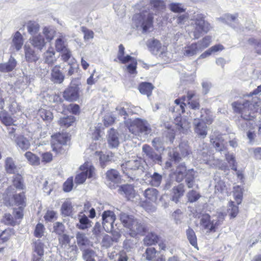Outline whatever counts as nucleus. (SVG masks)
Listing matches in <instances>:
<instances>
[{"instance_id":"nucleus-1","label":"nucleus","mask_w":261,"mask_h":261,"mask_svg":"<svg viewBox=\"0 0 261 261\" xmlns=\"http://www.w3.org/2000/svg\"><path fill=\"white\" fill-rule=\"evenodd\" d=\"M11 186H9L3 195V200L6 206H16L13 209L12 215L10 213L4 214L3 220L5 224L14 226L19 225L24 215V210L27 206L26 192H14L11 194Z\"/></svg>"},{"instance_id":"nucleus-2","label":"nucleus","mask_w":261,"mask_h":261,"mask_svg":"<svg viewBox=\"0 0 261 261\" xmlns=\"http://www.w3.org/2000/svg\"><path fill=\"white\" fill-rule=\"evenodd\" d=\"M120 220L132 237H136L139 235L144 236L148 231L147 225L135 219L133 216L121 213L120 215Z\"/></svg>"},{"instance_id":"nucleus-3","label":"nucleus","mask_w":261,"mask_h":261,"mask_svg":"<svg viewBox=\"0 0 261 261\" xmlns=\"http://www.w3.org/2000/svg\"><path fill=\"white\" fill-rule=\"evenodd\" d=\"M234 112L241 115V117L246 120H252L254 118L253 115L258 111L257 102L252 103L248 100L243 102L234 101L232 103Z\"/></svg>"},{"instance_id":"nucleus-4","label":"nucleus","mask_w":261,"mask_h":261,"mask_svg":"<svg viewBox=\"0 0 261 261\" xmlns=\"http://www.w3.org/2000/svg\"><path fill=\"white\" fill-rule=\"evenodd\" d=\"M125 126L132 134L138 136L140 134H149L151 129L148 122L140 118L134 120L129 119L124 122Z\"/></svg>"},{"instance_id":"nucleus-5","label":"nucleus","mask_w":261,"mask_h":261,"mask_svg":"<svg viewBox=\"0 0 261 261\" xmlns=\"http://www.w3.org/2000/svg\"><path fill=\"white\" fill-rule=\"evenodd\" d=\"M175 180L180 182L186 178V182L189 188L193 187L195 180V173L193 169L187 170L185 165H179L174 172Z\"/></svg>"},{"instance_id":"nucleus-6","label":"nucleus","mask_w":261,"mask_h":261,"mask_svg":"<svg viewBox=\"0 0 261 261\" xmlns=\"http://www.w3.org/2000/svg\"><path fill=\"white\" fill-rule=\"evenodd\" d=\"M81 83L79 80L73 79L62 93L64 99L68 102L77 101L81 97Z\"/></svg>"},{"instance_id":"nucleus-7","label":"nucleus","mask_w":261,"mask_h":261,"mask_svg":"<svg viewBox=\"0 0 261 261\" xmlns=\"http://www.w3.org/2000/svg\"><path fill=\"white\" fill-rule=\"evenodd\" d=\"M159 195V191L153 188H148L145 190L144 196L145 200L142 203V206L148 213H152L155 211L156 203Z\"/></svg>"},{"instance_id":"nucleus-8","label":"nucleus","mask_w":261,"mask_h":261,"mask_svg":"<svg viewBox=\"0 0 261 261\" xmlns=\"http://www.w3.org/2000/svg\"><path fill=\"white\" fill-rule=\"evenodd\" d=\"M122 172L128 177L133 179L135 178L134 172L143 168V161L141 158L135 160H131L121 165Z\"/></svg>"},{"instance_id":"nucleus-9","label":"nucleus","mask_w":261,"mask_h":261,"mask_svg":"<svg viewBox=\"0 0 261 261\" xmlns=\"http://www.w3.org/2000/svg\"><path fill=\"white\" fill-rule=\"evenodd\" d=\"M135 20H138L141 24L144 32L148 31L153 25V14L148 11L145 10L138 14L134 15L133 18Z\"/></svg>"},{"instance_id":"nucleus-10","label":"nucleus","mask_w":261,"mask_h":261,"mask_svg":"<svg viewBox=\"0 0 261 261\" xmlns=\"http://www.w3.org/2000/svg\"><path fill=\"white\" fill-rule=\"evenodd\" d=\"M194 217L200 218V216H197V215H194ZM200 225L203 229L206 230L207 232H215L220 225V222L219 221L211 220L210 215L203 213L201 215Z\"/></svg>"},{"instance_id":"nucleus-11","label":"nucleus","mask_w":261,"mask_h":261,"mask_svg":"<svg viewBox=\"0 0 261 261\" xmlns=\"http://www.w3.org/2000/svg\"><path fill=\"white\" fill-rule=\"evenodd\" d=\"M143 152L148 159L154 163L160 164L162 162V156L156 153L148 144H144L142 147Z\"/></svg>"},{"instance_id":"nucleus-12","label":"nucleus","mask_w":261,"mask_h":261,"mask_svg":"<svg viewBox=\"0 0 261 261\" xmlns=\"http://www.w3.org/2000/svg\"><path fill=\"white\" fill-rule=\"evenodd\" d=\"M203 14L198 15L195 19L196 30L200 33H207L211 28L210 24L205 21Z\"/></svg>"},{"instance_id":"nucleus-13","label":"nucleus","mask_w":261,"mask_h":261,"mask_svg":"<svg viewBox=\"0 0 261 261\" xmlns=\"http://www.w3.org/2000/svg\"><path fill=\"white\" fill-rule=\"evenodd\" d=\"M196 95L194 90H188L186 95V100L189 107L193 110H198L200 107L199 98H194Z\"/></svg>"},{"instance_id":"nucleus-14","label":"nucleus","mask_w":261,"mask_h":261,"mask_svg":"<svg viewBox=\"0 0 261 261\" xmlns=\"http://www.w3.org/2000/svg\"><path fill=\"white\" fill-rule=\"evenodd\" d=\"M154 88V86L152 83L147 82H142L138 86V89L140 93L146 95L148 97L152 95Z\"/></svg>"},{"instance_id":"nucleus-15","label":"nucleus","mask_w":261,"mask_h":261,"mask_svg":"<svg viewBox=\"0 0 261 261\" xmlns=\"http://www.w3.org/2000/svg\"><path fill=\"white\" fill-rule=\"evenodd\" d=\"M174 123L176 129L179 133H184L190 127V123L180 116H177L174 119Z\"/></svg>"},{"instance_id":"nucleus-16","label":"nucleus","mask_w":261,"mask_h":261,"mask_svg":"<svg viewBox=\"0 0 261 261\" xmlns=\"http://www.w3.org/2000/svg\"><path fill=\"white\" fill-rule=\"evenodd\" d=\"M60 69V65H56L51 70V77L52 81L58 84L62 83L65 79V76Z\"/></svg>"},{"instance_id":"nucleus-17","label":"nucleus","mask_w":261,"mask_h":261,"mask_svg":"<svg viewBox=\"0 0 261 261\" xmlns=\"http://www.w3.org/2000/svg\"><path fill=\"white\" fill-rule=\"evenodd\" d=\"M108 143L111 148L117 147L119 144L118 133L116 130L112 128L108 133Z\"/></svg>"},{"instance_id":"nucleus-18","label":"nucleus","mask_w":261,"mask_h":261,"mask_svg":"<svg viewBox=\"0 0 261 261\" xmlns=\"http://www.w3.org/2000/svg\"><path fill=\"white\" fill-rule=\"evenodd\" d=\"M185 192V186L183 184H180L174 187L172 190V200L177 203L179 199L183 196Z\"/></svg>"},{"instance_id":"nucleus-19","label":"nucleus","mask_w":261,"mask_h":261,"mask_svg":"<svg viewBox=\"0 0 261 261\" xmlns=\"http://www.w3.org/2000/svg\"><path fill=\"white\" fill-rule=\"evenodd\" d=\"M31 44L35 48L41 50L45 45L44 38L40 34L33 35L30 39Z\"/></svg>"},{"instance_id":"nucleus-20","label":"nucleus","mask_w":261,"mask_h":261,"mask_svg":"<svg viewBox=\"0 0 261 261\" xmlns=\"http://www.w3.org/2000/svg\"><path fill=\"white\" fill-rule=\"evenodd\" d=\"M17 62L15 59L11 57L8 61L5 63H0V72H9L12 71L16 66Z\"/></svg>"},{"instance_id":"nucleus-21","label":"nucleus","mask_w":261,"mask_h":261,"mask_svg":"<svg viewBox=\"0 0 261 261\" xmlns=\"http://www.w3.org/2000/svg\"><path fill=\"white\" fill-rule=\"evenodd\" d=\"M160 237L154 232L148 233L143 239L144 244L145 246H150L156 245L159 242Z\"/></svg>"},{"instance_id":"nucleus-22","label":"nucleus","mask_w":261,"mask_h":261,"mask_svg":"<svg viewBox=\"0 0 261 261\" xmlns=\"http://www.w3.org/2000/svg\"><path fill=\"white\" fill-rule=\"evenodd\" d=\"M75 121L76 118L74 116L69 115L61 117L58 121V124L62 127L68 128L73 125Z\"/></svg>"},{"instance_id":"nucleus-23","label":"nucleus","mask_w":261,"mask_h":261,"mask_svg":"<svg viewBox=\"0 0 261 261\" xmlns=\"http://www.w3.org/2000/svg\"><path fill=\"white\" fill-rule=\"evenodd\" d=\"M81 172L86 175L87 178H90L94 176L95 173V168L88 162H85L80 167Z\"/></svg>"},{"instance_id":"nucleus-24","label":"nucleus","mask_w":261,"mask_h":261,"mask_svg":"<svg viewBox=\"0 0 261 261\" xmlns=\"http://www.w3.org/2000/svg\"><path fill=\"white\" fill-rule=\"evenodd\" d=\"M0 121L3 125L6 126L14 125V120L6 110L0 111Z\"/></svg>"},{"instance_id":"nucleus-25","label":"nucleus","mask_w":261,"mask_h":261,"mask_svg":"<svg viewBox=\"0 0 261 261\" xmlns=\"http://www.w3.org/2000/svg\"><path fill=\"white\" fill-rule=\"evenodd\" d=\"M13 186L17 190L24 191L25 189L23 178L20 174L15 175L12 180Z\"/></svg>"},{"instance_id":"nucleus-26","label":"nucleus","mask_w":261,"mask_h":261,"mask_svg":"<svg viewBox=\"0 0 261 261\" xmlns=\"http://www.w3.org/2000/svg\"><path fill=\"white\" fill-rule=\"evenodd\" d=\"M15 142L17 145L22 150H28L31 146L29 140L23 135H18L15 139Z\"/></svg>"},{"instance_id":"nucleus-27","label":"nucleus","mask_w":261,"mask_h":261,"mask_svg":"<svg viewBox=\"0 0 261 261\" xmlns=\"http://www.w3.org/2000/svg\"><path fill=\"white\" fill-rule=\"evenodd\" d=\"M186 236L190 244L195 249L198 250L199 248L197 243V238L195 231L192 228L189 227L186 230Z\"/></svg>"},{"instance_id":"nucleus-28","label":"nucleus","mask_w":261,"mask_h":261,"mask_svg":"<svg viewBox=\"0 0 261 261\" xmlns=\"http://www.w3.org/2000/svg\"><path fill=\"white\" fill-rule=\"evenodd\" d=\"M102 224L105 225L106 223H109L112 226L113 223L116 220V215L113 211H104L102 215Z\"/></svg>"},{"instance_id":"nucleus-29","label":"nucleus","mask_w":261,"mask_h":261,"mask_svg":"<svg viewBox=\"0 0 261 261\" xmlns=\"http://www.w3.org/2000/svg\"><path fill=\"white\" fill-rule=\"evenodd\" d=\"M210 109L202 108L200 110V119L204 123L211 124L213 122V118Z\"/></svg>"},{"instance_id":"nucleus-30","label":"nucleus","mask_w":261,"mask_h":261,"mask_svg":"<svg viewBox=\"0 0 261 261\" xmlns=\"http://www.w3.org/2000/svg\"><path fill=\"white\" fill-rule=\"evenodd\" d=\"M15 233L13 228H7L0 234V244L8 242Z\"/></svg>"},{"instance_id":"nucleus-31","label":"nucleus","mask_w":261,"mask_h":261,"mask_svg":"<svg viewBox=\"0 0 261 261\" xmlns=\"http://www.w3.org/2000/svg\"><path fill=\"white\" fill-rule=\"evenodd\" d=\"M125 48L124 46L121 44L118 46V52L117 54V59L121 64H125L129 62L132 59V57L129 55L124 56Z\"/></svg>"},{"instance_id":"nucleus-32","label":"nucleus","mask_w":261,"mask_h":261,"mask_svg":"<svg viewBox=\"0 0 261 261\" xmlns=\"http://www.w3.org/2000/svg\"><path fill=\"white\" fill-rule=\"evenodd\" d=\"M199 48L197 43H193L186 46L184 49V55L187 57H191L196 55Z\"/></svg>"},{"instance_id":"nucleus-33","label":"nucleus","mask_w":261,"mask_h":261,"mask_svg":"<svg viewBox=\"0 0 261 261\" xmlns=\"http://www.w3.org/2000/svg\"><path fill=\"white\" fill-rule=\"evenodd\" d=\"M76 226L79 229L85 230L91 226V221L85 215H83L79 218V223L76 224Z\"/></svg>"},{"instance_id":"nucleus-34","label":"nucleus","mask_w":261,"mask_h":261,"mask_svg":"<svg viewBox=\"0 0 261 261\" xmlns=\"http://www.w3.org/2000/svg\"><path fill=\"white\" fill-rule=\"evenodd\" d=\"M243 188L240 186H236L233 188V196L238 205L242 203L243 197Z\"/></svg>"},{"instance_id":"nucleus-35","label":"nucleus","mask_w":261,"mask_h":261,"mask_svg":"<svg viewBox=\"0 0 261 261\" xmlns=\"http://www.w3.org/2000/svg\"><path fill=\"white\" fill-rule=\"evenodd\" d=\"M25 57L26 60L29 62H36L38 60V58L33 49L30 46H25Z\"/></svg>"},{"instance_id":"nucleus-36","label":"nucleus","mask_w":261,"mask_h":261,"mask_svg":"<svg viewBox=\"0 0 261 261\" xmlns=\"http://www.w3.org/2000/svg\"><path fill=\"white\" fill-rule=\"evenodd\" d=\"M28 163L33 166H37L40 164V158L35 154L31 151H27L24 154Z\"/></svg>"},{"instance_id":"nucleus-37","label":"nucleus","mask_w":261,"mask_h":261,"mask_svg":"<svg viewBox=\"0 0 261 261\" xmlns=\"http://www.w3.org/2000/svg\"><path fill=\"white\" fill-rule=\"evenodd\" d=\"M5 168L8 174H15L17 171V167L11 158H7L6 159Z\"/></svg>"},{"instance_id":"nucleus-38","label":"nucleus","mask_w":261,"mask_h":261,"mask_svg":"<svg viewBox=\"0 0 261 261\" xmlns=\"http://www.w3.org/2000/svg\"><path fill=\"white\" fill-rule=\"evenodd\" d=\"M12 42L17 50H19L22 47L23 44V39L19 32L17 31L15 33L12 39Z\"/></svg>"},{"instance_id":"nucleus-39","label":"nucleus","mask_w":261,"mask_h":261,"mask_svg":"<svg viewBox=\"0 0 261 261\" xmlns=\"http://www.w3.org/2000/svg\"><path fill=\"white\" fill-rule=\"evenodd\" d=\"M239 205H236L234 202L230 200L228 202V208L227 212L230 219L236 218L239 213Z\"/></svg>"},{"instance_id":"nucleus-40","label":"nucleus","mask_w":261,"mask_h":261,"mask_svg":"<svg viewBox=\"0 0 261 261\" xmlns=\"http://www.w3.org/2000/svg\"><path fill=\"white\" fill-rule=\"evenodd\" d=\"M158 254V251L154 247H148L146 248L144 256L146 260L148 261H154Z\"/></svg>"},{"instance_id":"nucleus-41","label":"nucleus","mask_w":261,"mask_h":261,"mask_svg":"<svg viewBox=\"0 0 261 261\" xmlns=\"http://www.w3.org/2000/svg\"><path fill=\"white\" fill-rule=\"evenodd\" d=\"M227 192V188L225 182L223 180H219L215 186V194L218 195Z\"/></svg>"},{"instance_id":"nucleus-42","label":"nucleus","mask_w":261,"mask_h":261,"mask_svg":"<svg viewBox=\"0 0 261 261\" xmlns=\"http://www.w3.org/2000/svg\"><path fill=\"white\" fill-rule=\"evenodd\" d=\"M39 115L44 121L51 122L54 118L53 113L49 110L44 109L39 110Z\"/></svg>"},{"instance_id":"nucleus-43","label":"nucleus","mask_w":261,"mask_h":261,"mask_svg":"<svg viewBox=\"0 0 261 261\" xmlns=\"http://www.w3.org/2000/svg\"><path fill=\"white\" fill-rule=\"evenodd\" d=\"M107 179L113 182H116L120 178V175L118 171L114 169L108 170L106 173Z\"/></svg>"},{"instance_id":"nucleus-44","label":"nucleus","mask_w":261,"mask_h":261,"mask_svg":"<svg viewBox=\"0 0 261 261\" xmlns=\"http://www.w3.org/2000/svg\"><path fill=\"white\" fill-rule=\"evenodd\" d=\"M61 213L64 216H69L72 215L73 207L72 204L69 201H65L62 205Z\"/></svg>"},{"instance_id":"nucleus-45","label":"nucleus","mask_w":261,"mask_h":261,"mask_svg":"<svg viewBox=\"0 0 261 261\" xmlns=\"http://www.w3.org/2000/svg\"><path fill=\"white\" fill-rule=\"evenodd\" d=\"M53 141L61 143L62 144H66L68 140V134L63 133H57L51 136Z\"/></svg>"},{"instance_id":"nucleus-46","label":"nucleus","mask_w":261,"mask_h":261,"mask_svg":"<svg viewBox=\"0 0 261 261\" xmlns=\"http://www.w3.org/2000/svg\"><path fill=\"white\" fill-rule=\"evenodd\" d=\"M77 245L79 246H85L89 244V240L83 232H78L76 234Z\"/></svg>"},{"instance_id":"nucleus-47","label":"nucleus","mask_w":261,"mask_h":261,"mask_svg":"<svg viewBox=\"0 0 261 261\" xmlns=\"http://www.w3.org/2000/svg\"><path fill=\"white\" fill-rule=\"evenodd\" d=\"M119 192L123 194L126 197H129L134 192V188L132 185L126 184L123 185L119 187Z\"/></svg>"},{"instance_id":"nucleus-48","label":"nucleus","mask_w":261,"mask_h":261,"mask_svg":"<svg viewBox=\"0 0 261 261\" xmlns=\"http://www.w3.org/2000/svg\"><path fill=\"white\" fill-rule=\"evenodd\" d=\"M27 25L28 31L31 35L35 34L39 31L40 25L35 21H28Z\"/></svg>"},{"instance_id":"nucleus-49","label":"nucleus","mask_w":261,"mask_h":261,"mask_svg":"<svg viewBox=\"0 0 261 261\" xmlns=\"http://www.w3.org/2000/svg\"><path fill=\"white\" fill-rule=\"evenodd\" d=\"M147 46L152 51H159L162 48V44L160 41L155 39H152L148 41Z\"/></svg>"},{"instance_id":"nucleus-50","label":"nucleus","mask_w":261,"mask_h":261,"mask_svg":"<svg viewBox=\"0 0 261 261\" xmlns=\"http://www.w3.org/2000/svg\"><path fill=\"white\" fill-rule=\"evenodd\" d=\"M66 111L72 114L76 115L80 113L81 109L79 105L76 103H70L66 106L64 108V111Z\"/></svg>"},{"instance_id":"nucleus-51","label":"nucleus","mask_w":261,"mask_h":261,"mask_svg":"<svg viewBox=\"0 0 261 261\" xmlns=\"http://www.w3.org/2000/svg\"><path fill=\"white\" fill-rule=\"evenodd\" d=\"M95 153L99 156L100 167L103 169L105 168L107 163L111 161L110 156L102 153V151H96Z\"/></svg>"},{"instance_id":"nucleus-52","label":"nucleus","mask_w":261,"mask_h":261,"mask_svg":"<svg viewBox=\"0 0 261 261\" xmlns=\"http://www.w3.org/2000/svg\"><path fill=\"white\" fill-rule=\"evenodd\" d=\"M130 63L126 66V69L128 73L130 74H137V60L132 57V59L129 60Z\"/></svg>"},{"instance_id":"nucleus-53","label":"nucleus","mask_w":261,"mask_h":261,"mask_svg":"<svg viewBox=\"0 0 261 261\" xmlns=\"http://www.w3.org/2000/svg\"><path fill=\"white\" fill-rule=\"evenodd\" d=\"M162 176L156 172H154L153 175L150 176L149 184L153 187H159L161 184Z\"/></svg>"},{"instance_id":"nucleus-54","label":"nucleus","mask_w":261,"mask_h":261,"mask_svg":"<svg viewBox=\"0 0 261 261\" xmlns=\"http://www.w3.org/2000/svg\"><path fill=\"white\" fill-rule=\"evenodd\" d=\"M207 126L205 124L199 122L195 126V132L200 136L205 137L207 135Z\"/></svg>"},{"instance_id":"nucleus-55","label":"nucleus","mask_w":261,"mask_h":261,"mask_svg":"<svg viewBox=\"0 0 261 261\" xmlns=\"http://www.w3.org/2000/svg\"><path fill=\"white\" fill-rule=\"evenodd\" d=\"M55 53L53 48L48 49L45 53V62L48 64H53L56 61L55 59Z\"/></svg>"},{"instance_id":"nucleus-56","label":"nucleus","mask_w":261,"mask_h":261,"mask_svg":"<svg viewBox=\"0 0 261 261\" xmlns=\"http://www.w3.org/2000/svg\"><path fill=\"white\" fill-rule=\"evenodd\" d=\"M149 4L156 10H163L166 8V5L163 0H149Z\"/></svg>"},{"instance_id":"nucleus-57","label":"nucleus","mask_w":261,"mask_h":261,"mask_svg":"<svg viewBox=\"0 0 261 261\" xmlns=\"http://www.w3.org/2000/svg\"><path fill=\"white\" fill-rule=\"evenodd\" d=\"M187 196L188 201L190 203H193L197 201L201 197V195L196 191L192 190L188 192Z\"/></svg>"},{"instance_id":"nucleus-58","label":"nucleus","mask_w":261,"mask_h":261,"mask_svg":"<svg viewBox=\"0 0 261 261\" xmlns=\"http://www.w3.org/2000/svg\"><path fill=\"white\" fill-rule=\"evenodd\" d=\"M169 7L170 10L174 13H180L186 11V9L182 7V4L180 3H172L169 5Z\"/></svg>"},{"instance_id":"nucleus-59","label":"nucleus","mask_w":261,"mask_h":261,"mask_svg":"<svg viewBox=\"0 0 261 261\" xmlns=\"http://www.w3.org/2000/svg\"><path fill=\"white\" fill-rule=\"evenodd\" d=\"M73 187V177H68L63 185V190L65 192H70Z\"/></svg>"},{"instance_id":"nucleus-60","label":"nucleus","mask_w":261,"mask_h":261,"mask_svg":"<svg viewBox=\"0 0 261 261\" xmlns=\"http://www.w3.org/2000/svg\"><path fill=\"white\" fill-rule=\"evenodd\" d=\"M55 48L57 52L60 53L68 48L65 41L62 38H58L55 42Z\"/></svg>"},{"instance_id":"nucleus-61","label":"nucleus","mask_w":261,"mask_h":261,"mask_svg":"<svg viewBox=\"0 0 261 261\" xmlns=\"http://www.w3.org/2000/svg\"><path fill=\"white\" fill-rule=\"evenodd\" d=\"M45 229L43 224L40 223H38L34 230V236L36 238H41L44 235Z\"/></svg>"},{"instance_id":"nucleus-62","label":"nucleus","mask_w":261,"mask_h":261,"mask_svg":"<svg viewBox=\"0 0 261 261\" xmlns=\"http://www.w3.org/2000/svg\"><path fill=\"white\" fill-rule=\"evenodd\" d=\"M34 251L38 256L43 257L44 255V244L41 242L34 243Z\"/></svg>"},{"instance_id":"nucleus-63","label":"nucleus","mask_w":261,"mask_h":261,"mask_svg":"<svg viewBox=\"0 0 261 261\" xmlns=\"http://www.w3.org/2000/svg\"><path fill=\"white\" fill-rule=\"evenodd\" d=\"M186 100V97L184 95L180 98L176 99L174 101L175 103L179 106L180 113L181 114H184L185 112V107H186V103H185Z\"/></svg>"},{"instance_id":"nucleus-64","label":"nucleus","mask_w":261,"mask_h":261,"mask_svg":"<svg viewBox=\"0 0 261 261\" xmlns=\"http://www.w3.org/2000/svg\"><path fill=\"white\" fill-rule=\"evenodd\" d=\"M57 218V213L53 210H47L44 216V219L46 222H51Z\"/></svg>"}]
</instances>
